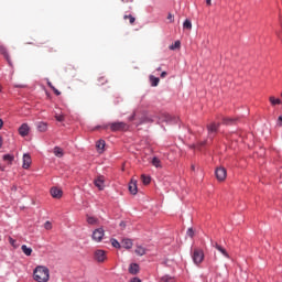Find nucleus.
Wrapping results in <instances>:
<instances>
[{
	"label": "nucleus",
	"mask_w": 282,
	"mask_h": 282,
	"mask_svg": "<svg viewBox=\"0 0 282 282\" xmlns=\"http://www.w3.org/2000/svg\"><path fill=\"white\" fill-rule=\"evenodd\" d=\"M33 279L36 282L50 281V269H47V267L37 265L33 271Z\"/></svg>",
	"instance_id": "1"
},
{
	"label": "nucleus",
	"mask_w": 282,
	"mask_h": 282,
	"mask_svg": "<svg viewBox=\"0 0 282 282\" xmlns=\"http://www.w3.org/2000/svg\"><path fill=\"white\" fill-rule=\"evenodd\" d=\"M192 259L196 265H199L204 261V251L202 249H195L192 253Z\"/></svg>",
	"instance_id": "2"
},
{
	"label": "nucleus",
	"mask_w": 282,
	"mask_h": 282,
	"mask_svg": "<svg viewBox=\"0 0 282 282\" xmlns=\"http://www.w3.org/2000/svg\"><path fill=\"white\" fill-rule=\"evenodd\" d=\"M111 131H127L128 126L122 121L109 123Z\"/></svg>",
	"instance_id": "3"
},
{
	"label": "nucleus",
	"mask_w": 282,
	"mask_h": 282,
	"mask_svg": "<svg viewBox=\"0 0 282 282\" xmlns=\"http://www.w3.org/2000/svg\"><path fill=\"white\" fill-rule=\"evenodd\" d=\"M215 173L216 180H218V182H224L226 177H228V172L226 171V167H217Z\"/></svg>",
	"instance_id": "4"
},
{
	"label": "nucleus",
	"mask_w": 282,
	"mask_h": 282,
	"mask_svg": "<svg viewBox=\"0 0 282 282\" xmlns=\"http://www.w3.org/2000/svg\"><path fill=\"white\" fill-rule=\"evenodd\" d=\"M95 260H97L98 263H105V261H107V252L102 249L96 250Z\"/></svg>",
	"instance_id": "5"
},
{
	"label": "nucleus",
	"mask_w": 282,
	"mask_h": 282,
	"mask_svg": "<svg viewBox=\"0 0 282 282\" xmlns=\"http://www.w3.org/2000/svg\"><path fill=\"white\" fill-rule=\"evenodd\" d=\"M102 237H105V229L98 228L93 231V240L100 243L102 241Z\"/></svg>",
	"instance_id": "6"
},
{
	"label": "nucleus",
	"mask_w": 282,
	"mask_h": 282,
	"mask_svg": "<svg viewBox=\"0 0 282 282\" xmlns=\"http://www.w3.org/2000/svg\"><path fill=\"white\" fill-rule=\"evenodd\" d=\"M219 127H221V123L219 122H212L207 124L208 135H215L219 131Z\"/></svg>",
	"instance_id": "7"
},
{
	"label": "nucleus",
	"mask_w": 282,
	"mask_h": 282,
	"mask_svg": "<svg viewBox=\"0 0 282 282\" xmlns=\"http://www.w3.org/2000/svg\"><path fill=\"white\" fill-rule=\"evenodd\" d=\"M94 184L96 187H98L99 191H105V176L99 175L97 178H95Z\"/></svg>",
	"instance_id": "8"
},
{
	"label": "nucleus",
	"mask_w": 282,
	"mask_h": 282,
	"mask_svg": "<svg viewBox=\"0 0 282 282\" xmlns=\"http://www.w3.org/2000/svg\"><path fill=\"white\" fill-rule=\"evenodd\" d=\"M51 195L54 197V199H61V197H63V189L58 187H52Z\"/></svg>",
	"instance_id": "9"
},
{
	"label": "nucleus",
	"mask_w": 282,
	"mask_h": 282,
	"mask_svg": "<svg viewBox=\"0 0 282 282\" xmlns=\"http://www.w3.org/2000/svg\"><path fill=\"white\" fill-rule=\"evenodd\" d=\"M19 134L22 138H25V135L30 134V126H28V123H23L20 128H19Z\"/></svg>",
	"instance_id": "10"
},
{
	"label": "nucleus",
	"mask_w": 282,
	"mask_h": 282,
	"mask_svg": "<svg viewBox=\"0 0 282 282\" xmlns=\"http://www.w3.org/2000/svg\"><path fill=\"white\" fill-rule=\"evenodd\" d=\"M0 54L6 58L9 65H12V61L10 59V54L8 53V48H6V46L0 45Z\"/></svg>",
	"instance_id": "11"
},
{
	"label": "nucleus",
	"mask_w": 282,
	"mask_h": 282,
	"mask_svg": "<svg viewBox=\"0 0 282 282\" xmlns=\"http://www.w3.org/2000/svg\"><path fill=\"white\" fill-rule=\"evenodd\" d=\"M129 191L131 195H138V182L134 180H131L129 183Z\"/></svg>",
	"instance_id": "12"
},
{
	"label": "nucleus",
	"mask_w": 282,
	"mask_h": 282,
	"mask_svg": "<svg viewBox=\"0 0 282 282\" xmlns=\"http://www.w3.org/2000/svg\"><path fill=\"white\" fill-rule=\"evenodd\" d=\"M31 164H32V158L30 156V154H24L23 155V165H22V167L23 169H30Z\"/></svg>",
	"instance_id": "13"
},
{
	"label": "nucleus",
	"mask_w": 282,
	"mask_h": 282,
	"mask_svg": "<svg viewBox=\"0 0 282 282\" xmlns=\"http://www.w3.org/2000/svg\"><path fill=\"white\" fill-rule=\"evenodd\" d=\"M236 122H237V118H232V117H224L223 118V124H226L227 127L236 124Z\"/></svg>",
	"instance_id": "14"
},
{
	"label": "nucleus",
	"mask_w": 282,
	"mask_h": 282,
	"mask_svg": "<svg viewBox=\"0 0 282 282\" xmlns=\"http://www.w3.org/2000/svg\"><path fill=\"white\" fill-rule=\"evenodd\" d=\"M134 253L138 256V257H144V254H147V248L140 246V245H137V248L134 250Z\"/></svg>",
	"instance_id": "15"
},
{
	"label": "nucleus",
	"mask_w": 282,
	"mask_h": 282,
	"mask_svg": "<svg viewBox=\"0 0 282 282\" xmlns=\"http://www.w3.org/2000/svg\"><path fill=\"white\" fill-rule=\"evenodd\" d=\"M121 243L122 248H126V250H131V248H133V241L129 238L123 239Z\"/></svg>",
	"instance_id": "16"
},
{
	"label": "nucleus",
	"mask_w": 282,
	"mask_h": 282,
	"mask_svg": "<svg viewBox=\"0 0 282 282\" xmlns=\"http://www.w3.org/2000/svg\"><path fill=\"white\" fill-rule=\"evenodd\" d=\"M36 127L37 131H40L41 133H45V131H47V122L40 121L36 123Z\"/></svg>",
	"instance_id": "17"
},
{
	"label": "nucleus",
	"mask_w": 282,
	"mask_h": 282,
	"mask_svg": "<svg viewBox=\"0 0 282 282\" xmlns=\"http://www.w3.org/2000/svg\"><path fill=\"white\" fill-rule=\"evenodd\" d=\"M214 247L216 248V250H218V252H221V254H223L224 257H226V259H230V256L228 254V251H226V250L224 249V247H221L219 243H215Z\"/></svg>",
	"instance_id": "18"
},
{
	"label": "nucleus",
	"mask_w": 282,
	"mask_h": 282,
	"mask_svg": "<svg viewBox=\"0 0 282 282\" xmlns=\"http://www.w3.org/2000/svg\"><path fill=\"white\" fill-rule=\"evenodd\" d=\"M130 274H138L140 272V265L138 263H131L129 267Z\"/></svg>",
	"instance_id": "19"
},
{
	"label": "nucleus",
	"mask_w": 282,
	"mask_h": 282,
	"mask_svg": "<svg viewBox=\"0 0 282 282\" xmlns=\"http://www.w3.org/2000/svg\"><path fill=\"white\" fill-rule=\"evenodd\" d=\"M53 153L56 158H63V155H65V152L59 147H55Z\"/></svg>",
	"instance_id": "20"
},
{
	"label": "nucleus",
	"mask_w": 282,
	"mask_h": 282,
	"mask_svg": "<svg viewBox=\"0 0 282 282\" xmlns=\"http://www.w3.org/2000/svg\"><path fill=\"white\" fill-rule=\"evenodd\" d=\"M96 149L99 153H102L105 151V140L97 141Z\"/></svg>",
	"instance_id": "21"
},
{
	"label": "nucleus",
	"mask_w": 282,
	"mask_h": 282,
	"mask_svg": "<svg viewBox=\"0 0 282 282\" xmlns=\"http://www.w3.org/2000/svg\"><path fill=\"white\" fill-rule=\"evenodd\" d=\"M22 252L26 256V257H31L32 256V248L26 247L25 245H23L21 247Z\"/></svg>",
	"instance_id": "22"
},
{
	"label": "nucleus",
	"mask_w": 282,
	"mask_h": 282,
	"mask_svg": "<svg viewBox=\"0 0 282 282\" xmlns=\"http://www.w3.org/2000/svg\"><path fill=\"white\" fill-rule=\"evenodd\" d=\"M150 82L152 87H158V85H160V78L153 75L150 76Z\"/></svg>",
	"instance_id": "23"
},
{
	"label": "nucleus",
	"mask_w": 282,
	"mask_h": 282,
	"mask_svg": "<svg viewBox=\"0 0 282 282\" xmlns=\"http://www.w3.org/2000/svg\"><path fill=\"white\" fill-rule=\"evenodd\" d=\"M269 101L271 102L272 107L281 105V99L275 98L274 96L269 97Z\"/></svg>",
	"instance_id": "24"
},
{
	"label": "nucleus",
	"mask_w": 282,
	"mask_h": 282,
	"mask_svg": "<svg viewBox=\"0 0 282 282\" xmlns=\"http://www.w3.org/2000/svg\"><path fill=\"white\" fill-rule=\"evenodd\" d=\"M152 164L155 166V169H162V161L155 156L152 159Z\"/></svg>",
	"instance_id": "25"
},
{
	"label": "nucleus",
	"mask_w": 282,
	"mask_h": 282,
	"mask_svg": "<svg viewBox=\"0 0 282 282\" xmlns=\"http://www.w3.org/2000/svg\"><path fill=\"white\" fill-rule=\"evenodd\" d=\"M87 224H90V226H96V224H98V218L87 216Z\"/></svg>",
	"instance_id": "26"
},
{
	"label": "nucleus",
	"mask_w": 282,
	"mask_h": 282,
	"mask_svg": "<svg viewBox=\"0 0 282 282\" xmlns=\"http://www.w3.org/2000/svg\"><path fill=\"white\" fill-rule=\"evenodd\" d=\"M183 29L184 30H193V23L191 22V20H185L184 21Z\"/></svg>",
	"instance_id": "27"
},
{
	"label": "nucleus",
	"mask_w": 282,
	"mask_h": 282,
	"mask_svg": "<svg viewBox=\"0 0 282 282\" xmlns=\"http://www.w3.org/2000/svg\"><path fill=\"white\" fill-rule=\"evenodd\" d=\"M3 160H4V162H9V164H12V162H14V155H12V154H4L3 155Z\"/></svg>",
	"instance_id": "28"
},
{
	"label": "nucleus",
	"mask_w": 282,
	"mask_h": 282,
	"mask_svg": "<svg viewBox=\"0 0 282 282\" xmlns=\"http://www.w3.org/2000/svg\"><path fill=\"white\" fill-rule=\"evenodd\" d=\"M161 282H176V281H175V278L171 275H164L161 278Z\"/></svg>",
	"instance_id": "29"
},
{
	"label": "nucleus",
	"mask_w": 282,
	"mask_h": 282,
	"mask_svg": "<svg viewBox=\"0 0 282 282\" xmlns=\"http://www.w3.org/2000/svg\"><path fill=\"white\" fill-rule=\"evenodd\" d=\"M141 180L143 182V184L148 185V184H151V177L150 176H147V175H141Z\"/></svg>",
	"instance_id": "30"
},
{
	"label": "nucleus",
	"mask_w": 282,
	"mask_h": 282,
	"mask_svg": "<svg viewBox=\"0 0 282 282\" xmlns=\"http://www.w3.org/2000/svg\"><path fill=\"white\" fill-rule=\"evenodd\" d=\"M182 43L180 41H176L174 44L170 45V50H180Z\"/></svg>",
	"instance_id": "31"
},
{
	"label": "nucleus",
	"mask_w": 282,
	"mask_h": 282,
	"mask_svg": "<svg viewBox=\"0 0 282 282\" xmlns=\"http://www.w3.org/2000/svg\"><path fill=\"white\" fill-rule=\"evenodd\" d=\"M110 242L113 248H121L120 242L118 240L112 238Z\"/></svg>",
	"instance_id": "32"
},
{
	"label": "nucleus",
	"mask_w": 282,
	"mask_h": 282,
	"mask_svg": "<svg viewBox=\"0 0 282 282\" xmlns=\"http://www.w3.org/2000/svg\"><path fill=\"white\" fill-rule=\"evenodd\" d=\"M55 120H57V122H64L65 121V115H55Z\"/></svg>",
	"instance_id": "33"
},
{
	"label": "nucleus",
	"mask_w": 282,
	"mask_h": 282,
	"mask_svg": "<svg viewBox=\"0 0 282 282\" xmlns=\"http://www.w3.org/2000/svg\"><path fill=\"white\" fill-rule=\"evenodd\" d=\"M123 19L124 20L129 19L131 25L135 23V19L133 18V15H124Z\"/></svg>",
	"instance_id": "34"
},
{
	"label": "nucleus",
	"mask_w": 282,
	"mask_h": 282,
	"mask_svg": "<svg viewBox=\"0 0 282 282\" xmlns=\"http://www.w3.org/2000/svg\"><path fill=\"white\" fill-rule=\"evenodd\" d=\"M44 228H45V230H52V224L50 223V220H47V221L44 224Z\"/></svg>",
	"instance_id": "35"
},
{
	"label": "nucleus",
	"mask_w": 282,
	"mask_h": 282,
	"mask_svg": "<svg viewBox=\"0 0 282 282\" xmlns=\"http://www.w3.org/2000/svg\"><path fill=\"white\" fill-rule=\"evenodd\" d=\"M195 235V231H193V228L187 229V237L193 238Z\"/></svg>",
	"instance_id": "36"
},
{
	"label": "nucleus",
	"mask_w": 282,
	"mask_h": 282,
	"mask_svg": "<svg viewBox=\"0 0 282 282\" xmlns=\"http://www.w3.org/2000/svg\"><path fill=\"white\" fill-rule=\"evenodd\" d=\"M167 20L170 21V23H174L175 18H174V15L172 13H169Z\"/></svg>",
	"instance_id": "37"
},
{
	"label": "nucleus",
	"mask_w": 282,
	"mask_h": 282,
	"mask_svg": "<svg viewBox=\"0 0 282 282\" xmlns=\"http://www.w3.org/2000/svg\"><path fill=\"white\" fill-rule=\"evenodd\" d=\"M9 242L13 246V248H17V240H14V238L9 237Z\"/></svg>",
	"instance_id": "38"
},
{
	"label": "nucleus",
	"mask_w": 282,
	"mask_h": 282,
	"mask_svg": "<svg viewBox=\"0 0 282 282\" xmlns=\"http://www.w3.org/2000/svg\"><path fill=\"white\" fill-rule=\"evenodd\" d=\"M205 143L203 142V143H199L198 145H195V144H193V145H189V148L191 149H199L202 145H204Z\"/></svg>",
	"instance_id": "39"
},
{
	"label": "nucleus",
	"mask_w": 282,
	"mask_h": 282,
	"mask_svg": "<svg viewBox=\"0 0 282 282\" xmlns=\"http://www.w3.org/2000/svg\"><path fill=\"white\" fill-rule=\"evenodd\" d=\"M98 80L100 85H105V83H107V79L105 77H100Z\"/></svg>",
	"instance_id": "40"
},
{
	"label": "nucleus",
	"mask_w": 282,
	"mask_h": 282,
	"mask_svg": "<svg viewBox=\"0 0 282 282\" xmlns=\"http://www.w3.org/2000/svg\"><path fill=\"white\" fill-rule=\"evenodd\" d=\"M53 91H54L55 96H61V91L58 89H56V87L53 88Z\"/></svg>",
	"instance_id": "41"
},
{
	"label": "nucleus",
	"mask_w": 282,
	"mask_h": 282,
	"mask_svg": "<svg viewBox=\"0 0 282 282\" xmlns=\"http://www.w3.org/2000/svg\"><path fill=\"white\" fill-rule=\"evenodd\" d=\"M278 124H279V127H282V116H280V117L278 118Z\"/></svg>",
	"instance_id": "42"
},
{
	"label": "nucleus",
	"mask_w": 282,
	"mask_h": 282,
	"mask_svg": "<svg viewBox=\"0 0 282 282\" xmlns=\"http://www.w3.org/2000/svg\"><path fill=\"white\" fill-rule=\"evenodd\" d=\"M130 282H142L139 278H133Z\"/></svg>",
	"instance_id": "43"
},
{
	"label": "nucleus",
	"mask_w": 282,
	"mask_h": 282,
	"mask_svg": "<svg viewBox=\"0 0 282 282\" xmlns=\"http://www.w3.org/2000/svg\"><path fill=\"white\" fill-rule=\"evenodd\" d=\"M166 76H167V73H166V72H162V73H161V78H166Z\"/></svg>",
	"instance_id": "44"
},
{
	"label": "nucleus",
	"mask_w": 282,
	"mask_h": 282,
	"mask_svg": "<svg viewBox=\"0 0 282 282\" xmlns=\"http://www.w3.org/2000/svg\"><path fill=\"white\" fill-rule=\"evenodd\" d=\"M47 85H48V87H50L51 89H54V88H55L54 85H52V82H47Z\"/></svg>",
	"instance_id": "45"
},
{
	"label": "nucleus",
	"mask_w": 282,
	"mask_h": 282,
	"mask_svg": "<svg viewBox=\"0 0 282 282\" xmlns=\"http://www.w3.org/2000/svg\"><path fill=\"white\" fill-rule=\"evenodd\" d=\"M207 6H213V0H206Z\"/></svg>",
	"instance_id": "46"
},
{
	"label": "nucleus",
	"mask_w": 282,
	"mask_h": 282,
	"mask_svg": "<svg viewBox=\"0 0 282 282\" xmlns=\"http://www.w3.org/2000/svg\"><path fill=\"white\" fill-rule=\"evenodd\" d=\"M0 129H3V119H0Z\"/></svg>",
	"instance_id": "47"
},
{
	"label": "nucleus",
	"mask_w": 282,
	"mask_h": 282,
	"mask_svg": "<svg viewBox=\"0 0 282 282\" xmlns=\"http://www.w3.org/2000/svg\"><path fill=\"white\" fill-rule=\"evenodd\" d=\"M3 147V139L0 137V149Z\"/></svg>",
	"instance_id": "48"
},
{
	"label": "nucleus",
	"mask_w": 282,
	"mask_h": 282,
	"mask_svg": "<svg viewBox=\"0 0 282 282\" xmlns=\"http://www.w3.org/2000/svg\"><path fill=\"white\" fill-rule=\"evenodd\" d=\"M11 191H17V185H13V186L11 187Z\"/></svg>",
	"instance_id": "49"
},
{
	"label": "nucleus",
	"mask_w": 282,
	"mask_h": 282,
	"mask_svg": "<svg viewBox=\"0 0 282 282\" xmlns=\"http://www.w3.org/2000/svg\"><path fill=\"white\" fill-rule=\"evenodd\" d=\"M135 119V115H132L131 117H130V120H134Z\"/></svg>",
	"instance_id": "50"
},
{
	"label": "nucleus",
	"mask_w": 282,
	"mask_h": 282,
	"mask_svg": "<svg viewBox=\"0 0 282 282\" xmlns=\"http://www.w3.org/2000/svg\"><path fill=\"white\" fill-rule=\"evenodd\" d=\"M156 72H162V67L156 68Z\"/></svg>",
	"instance_id": "51"
},
{
	"label": "nucleus",
	"mask_w": 282,
	"mask_h": 282,
	"mask_svg": "<svg viewBox=\"0 0 282 282\" xmlns=\"http://www.w3.org/2000/svg\"><path fill=\"white\" fill-rule=\"evenodd\" d=\"M26 45H33V43L32 42H26Z\"/></svg>",
	"instance_id": "52"
},
{
	"label": "nucleus",
	"mask_w": 282,
	"mask_h": 282,
	"mask_svg": "<svg viewBox=\"0 0 282 282\" xmlns=\"http://www.w3.org/2000/svg\"><path fill=\"white\" fill-rule=\"evenodd\" d=\"M192 171H195V165H192Z\"/></svg>",
	"instance_id": "53"
}]
</instances>
